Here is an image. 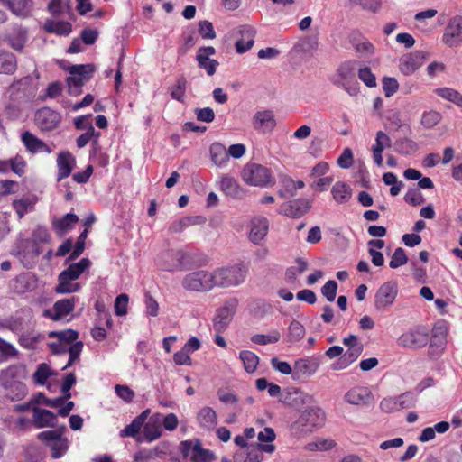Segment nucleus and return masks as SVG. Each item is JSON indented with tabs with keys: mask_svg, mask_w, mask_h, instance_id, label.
Returning <instances> with one entry per match:
<instances>
[{
	"mask_svg": "<svg viewBox=\"0 0 462 462\" xmlns=\"http://www.w3.org/2000/svg\"><path fill=\"white\" fill-rule=\"evenodd\" d=\"M91 262L88 258H82L78 263H70L58 276V283L55 292L58 294H70L78 292L81 285L74 282L80 275L90 267Z\"/></svg>",
	"mask_w": 462,
	"mask_h": 462,
	"instance_id": "obj_1",
	"label": "nucleus"
},
{
	"mask_svg": "<svg viewBox=\"0 0 462 462\" xmlns=\"http://www.w3.org/2000/svg\"><path fill=\"white\" fill-rule=\"evenodd\" d=\"M325 420L324 411L319 406H310L291 425V430L296 435H307L321 428Z\"/></svg>",
	"mask_w": 462,
	"mask_h": 462,
	"instance_id": "obj_2",
	"label": "nucleus"
},
{
	"mask_svg": "<svg viewBox=\"0 0 462 462\" xmlns=\"http://www.w3.org/2000/svg\"><path fill=\"white\" fill-rule=\"evenodd\" d=\"M356 60L342 62L337 72L330 78L333 85L342 88L350 96H356L359 92V83L356 79Z\"/></svg>",
	"mask_w": 462,
	"mask_h": 462,
	"instance_id": "obj_3",
	"label": "nucleus"
},
{
	"mask_svg": "<svg viewBox=\"0 0 462 462\" xmlns=\"http://www.w3.org/2000/svg\"><path fill=\"white\" fill-rule=\"evenodd\" d=\"M246 277V271L241 265L218 268L211 273L213 287L227 288L243 283Z\"/></svg>",
	"mask_w": 462,
	"mask_h": 462,
	"instance_id": "obj_4",
	"label": "nucleus"
},
{
	"mask_svg": "<svg viewBox=\"0 0 462 462\" xmlns=\"http://www.w3.org/2000/svg\"><path fill=\"white\" fill-rule=\"evenodd\" d=\"M243 180L251 186L267 187L275 182L271 170L263 165L257 163H248L242 171Z\"/></svg>",
	"mask_w": 462,
	"mask_h": 462,
	"instance_id": "obj_5",
	"label": "nucleus"
},
{
	"mask_svg": "<svg viewBox=\"0 0 462 462\" xmlns=\"http://www.w3.org/2000/svg\"><path fill=\"white\" fill-rule=\"evenodd\" d=\"M66 427L63 425L58 430H45L38 433L37 439L51 449V457H61L68 449V439L63 438Z\"/></svg>",
	"mask_w": 462,
	"mask_h": 462,
	"instance_id": "obj_6",
	"label": "nucleus"
},
{
	"mask_svg": "<svg viewBox=\"0 0 462 462\" xmlns=\"http://www.w3.org/2000/svg\"><path fill=\"white\" fill-rule=\"evenodd\" d=\"M190 257V254L183 250H168L160 255L157 263L162 270L175 272L186 269Z\"/></svg>",
	"mask_w": 462,
	"mask_h": 462,
	"instance_id": "obj_7",
	"label": "nucleus"
},
{
	"mask_svg": "<svg viewBox=\"0 0 462 462\" xmlns=\"http://www.w3.org/2000/svg\"><path fill=\"white\" fill-rule=\"evenodd\" d=\"M429 341V331L423 327H417L402 333L398 337L397 344L404 348L420 349L426 346Z\"/></svg>",
	"mask_w": 462,
	"mask_h": 462,
	"instance_id": "obj_8",
	"label": "nucleus"
},
{
	"mask_svg": "<svg viewBox=\"0 0 462 462\" xmlns=\"http://www.w3.org/2000/svg\"><path fill=\"white\" fill-rule=\"evenodd\" d=\"M448 328L444 321H438L431 329V338L428 348L430 358H438L447 346Z\"/></svg>",
	"mask_w": 462,
	"mask_h": 462,
	"instance_id": "obj_9",
	"label": "nucleus"
},
{
	"mask_svg": "<svg viewBox=\"0 0 462 462\" xmlns=\"http://www.w3.org/2000/svg\"><path fill=\"white\" fill-rule=\"evenodd\" d=\"M237 305V299L232 298L226 300L223 306L216 310L213 319V328L217 333L221 334L227 328L236 313Z\"/></svg>",
	"mask_w": 462,
	"mask_h": 462,
	"instance_id": "obj_10",
	"label": "nucleus"
},
{
	"mask_svg": "<svg viewBox=\"0 0 462 462\" xmlns=\"http://www.w3.org/2000/svg\"><path fill=\"white\" fill-rule=\"evenodd\" d=\"M181 284L187 291H209L213 288L211 273L203 270L190 273L183 278Z\"/></svg>",
	"mask_w": 462,
	"mask_h": 462,
	"instance_id": "obj_11",
	"label": "nucleus"
},
{
	"mask_svg": "<svg viewBox=\"0 0 462 462\" xmlns=\"http://www.w3.org/2000/svg\"><path fill=\"white\" fill-rule=\"evenodd\" d=\"M60 121V114L47 106L38 109L34 114L35 125L42 132H50L56 129Z\"/></svg>",
	"mask_w": 462,
	"mask_h": 462,
	"instance_id": "obj_12",
	"label": "nucleus"
},
{
	"mask_svg": "<svg viewBox=\"0 0 462 462\" xmlns=\"http://www.w3.org/2000/svg\"><path fill=\"white\" fill-rule=\"evenodd\" d=\"M398 294V286L394 282H386L383 283L374 295V307L376 310L383 311L390 307L395 300Z\"/></svg>",
	"mask_w": 462,
	"mask_h": 462,
	"instance_id": "obj_13",
	"label": "nucleus"
},
{
	"mask_svg": "<svg viewBox=\"0 0 462 462\" xmlns=\"http://www.w3.org/2000/svg\"><path fill=\"white\" fill-rule=\"evenodd\" d=\"M280 401L291 408L299 410L306 404L314 402V398L300 388L291 387L284 391Z\"/></svg>",
	"mask_w": 462,
	"mask_h": 462,
	"instance_id": "obj_14",
	"label": "nucleus"
},
{
	"mask_svg": "<svg viewBox=\"0 0 462 462\" xmlns=\"http://www.w3.org/2000/svg\"><path fill=\"white\" fill-rule=\"evenodd\" d=\"M78 300L77 297L59 300L53 304L52 310H44L42 315L54 321L60 320L74 310Z\"/></svg>",
	"mask_w": 462,
	"mask_h": 462,
	"instance_id": "obj_15",
	"label": "nucleus"
},
{
	"mask_svg": "<svg viewBox=\"0 0 462 462\" xmlns=\"http://www.w3.org/2000/svg\"><path fill=\"white\" fill-rule=\"evenodd\" d=\"M215 54L216 49L212 46L200 47L197 52L196 60L198 66L205 69L208 76H213L219 65L217 60L209 58Z\"/></svg>",
	"mask_w": 462,
	"mask_h": 462,
	"instance_id": "obj_16",
	"label": "nucleus"
},
{
	"mask_svg": "<svg viewBox=\"0 0 462 462\" xmlns=\"http://www.w3.org/2000/svg\"><path fill=\"white\" fill-rule=\"evenodd\" d=\"M443 42L449 47L462 42V16L452 17L445 28Z\"/></svg>",
	"mask_w": 462,
	"mask_h": 462,
	"instance_id": "obj_17",
	"label": "nucleus"
},
{
	"mask_svg": "<svg viewBox=\"0 0 462 462\" xmlns=\"http://www.w3.org/2000/svg\"><path fill=\"white\" fill-rule=\"evenodd\" d=\"M310 208V205L307 199H298L281 205L278 212L289 217L300 218L305 215Z\"/></svg>",
	"mask_w": 462,
	"mask_h": 462,
	"instance_id": "obj_18",
	"label": "nucleus"
},
{
	"mask_svg": "<svg viewBox=\"0 0 462 462\" xmlns=\"http://www.w3.org/2000/svg\"><path fill=\"white\" fill-rule=\"evenodd\" d=\"M56 162V180L60 182L70 176L76 165V159L69 151H62L58 154Z\"/></svg>",
	"mask_w": 462,
	"mask_h": 462,
	"instance_id": "obj_19",
	"label": "nucleus"
},
{
	"mask_svg": "<svg viewBox=\"0 0 462 462\" xmlns=\"http://www.w3.org/2000/svg\"><path fill=\"white\" fill-rule=\"evenodd\" d=\"M237 32L240 39L236 42V50L237 53L242 54L254 46L256 30L252 25L244 24L238 27Z\"/></svg>",
	"mask_w": 462,
	"mask_h": 462,
	"instance_id": "obj_20",
	"label": "nucleus"
},
{
	"mask_svg": "<svg viewBox=\"0 0 462 462\" xmlns=\"http://www.w3.org/2000/svg\"><path fill=\"white\" fill-rule=\"evenodd\" d=\"M344 400L353 405H368L374 400L372 392L365 386H356L348 390Z\"/></svg>",
	"mask_w": 462,
	"mask_h": 462,
	"instance_id": "obj_21",
	"label": "nucleus"
},
{
	"mask_svg": "<svg viewBox=\"0 0 462 462\" xmlns=\"http://www.w3.org/2000/svg\"><path fill=\"white\" fill-rule=\"evenodd\" d=\"M32 423L37 429L56 428L58 426L57 415L49 410L33 407Z\"/></svg>",
	"mask_w": 462,
	"mask_h": 462,
	"instance_id": "obj_22",
	"label": "nucleus"
},
{
	"mask_svg": "<svg viewBox=\"0 0 462 462\" xmlns=\"http://www.w3.org/2000/svg\"><path fill=\"white\" fill-rule=\"evenodd\" d=\"M423 64V56L420 52L409 53L400 60L399 69L404 75L413 74Z\"/></svg>",
	"mask_w": 462,
	"mask_h": 462,
	"instance_id": "obj_23",
	"label": "nucleus"
},
{
	"mask_svg": "<svg viewBox=\"0 0 462 462\" xmlns=\"http://www.w3.org/2000/svg\"><path fill=\"white\" fill-rule=\"evenodd\" d=\"M269 230V221L266 217H254L251 222L249 239L254 244H259L266 236Z\"/></svg>",
	"mask_w": 462,
	"mask_h": 462,
	"instance_id": "obj_24",
	"label": "nucleus"
},
{
	"mask_svg": "<svg viewBox=\"0 0 462 462\" xmlns=\"http://www.w3.org/2000/svg\"><path fill=\"white\" fill-rule=\"evenodd\" d=\"M392 145L391 138L383 131L376 133L375 143L372 146L374 162L377 166L383 165V152Z\"/></svg>",
	"mask_w": 462,
	"mask_h": 462,
	"instance_id": "obj_25",
	"label": "nucleus"
},
{
	"mask_svg": "<svg viewBox=\"0 0 462 462\" xmlns=\"http://www.w3.org/2000/svg\"><path fill=\"white\" fill-rule=\"evenodd\" d=\"M253 125L255 129L271 132L276 125L274 115L271 110L258 111L253 117Z\"/></svg>",
	"mask_w": 462,
	"mask_h": 462,
	"instance_id": "obj_26",
	"label": "nucleus"
},
{
	"mask_svg": "<svg viewBox=\"0 0 462 462\" xmlns=\"http://www.w3.org/2000/svg\"><path fill=\"white\" fill-rule=\"evenodd\" d=\"M150 413V410L143 411L141 414L136 416L132 422L120 430L119 436L121 438H136Z\"/></svg>",
	"mask_w": 462,
	"mask_h": 462,
	"instance_id": "obj_27",
	"label": "nucleus"
},
{
	"mask_svg": "<svg viewBox=\"0 0 462 462\" xmlns=\"http://www.w3.org/2000/svg\"><path fill=\"white\" fill-rule=\"evenodd\" d=\"M25 366L23 365H12L0 372V385H10L12 383L19 382L18 378L24 377Z\"/></svg>",
	"mask_w": 462,
	"mask_h": 462,
	"instance_id": "obj_28",
	"label": "nucleus"
},
{
	"mask_svg": "<svg viewBox=\"0 0 462 462\" xmlns=\"http://www.w3.org/2000/svg\"><path fill=\"white\" fill-rule=\"evenodd\" d=\"M16 16L25 18L32 9V0H0Z\"/></svg>",
	"mask_w": 462,
	"mask_h": 462,
	"instance_id": "obj_29",
	"label": "nucleus"
},
{
	"mask_svg": "<svg viewBox=\"0 0 462 462\" xmlns=\"http://www.w3.org/2000/svg\"><path fill=\"white\" fill-rule=\"evenodd\" d=\"M364 349V346H356L348 348L339 359L332 365L334 370H341L348 367L357 360Z\"/></svg>",
	"mask_w": 462,
	"mask_h": 462,
	"instance_id": "obj_30",
	"label": "nucleus"
},
{
	"mask_svg": "<svg viewBox=\"0 0 462 462\" xmlns=\"http://www.w3.org/2000/svg\"><path fill=\"white\" fill-rule=\"evenodd\" d=\"M197 420L202 429L211 430L217 423V413L210 407H203L197 415Z\"/></svg>",
	"mask_w": 462,
	"mask_h": 462,
	"instance_id": "obj_31",
	"label": "nucleus"
},
{
	"mask_svg": "<svg viewBox=\"0 0 462 462\" xmlns=\"http://www.w3.org/2000/svg\"><path fill=\"white\" fill-rule=\"evenodd\" d=\"M17 69L15 55L7 51L0 50V74L12 75Z\"/></svg>",
	"mask_w": 462,
	"mask_h": 462,
	"instance_id": "obj_32",
	"label": "nucleus"
},
{
	"mask_svg": "<svg viewBox=\"0 0 462 462\" xmlns=\"http://www.w3.org/2000/svg\"><path fill=\"white\" fill-rule=\"evenodd\" d=\"M210 159L218 167L225 166L228 162V154L226 146L215 142L209 147Z\"/></svg>",
	"mask_w": 462,
	"mask_h": 462,
	"instance_id": "obj_33",
	"label": "nucleus"
},
{
	"mask_svg": "<svg viewBox=\"0 0 462 462\" xmlns=\"http://www.w3.org/2000/svg\"><path fill=\"white\" fill-rule=\"evenodd\" d=\"M22 141L26 147V149L31 152H37L39 151H46L48 152H51L48 145L42 141L41 139L37 138L34 134H32L29 131H25L22 134Z\"/></svg>",
	"mask_w": 462,
	"mask_h": 462,
	"instance_id": "obj_34",
	"label": "nucleus"
},
{
	"mask_svg": "<svg viewBox=\"0 0 462 462\" xmlns=\"http://www.w3.org/2000/svg\"><path fill=\"white\" fill-rule=\"evenodd\" d=\"M319 362L314 358H300L294 363L295 374L312 375L319 368Z\"/></svg>",
	"mask_w": 462,
	"mask_h": 462,
	"instance_id": "obj_35",
	"label": "nucleus"
},
{
	"mask_svg": "<svg viewBox=\"0 0 462 462\" xmlns=\"http://www.w3.org/2000/svg\"><path fill=\"white\" fill-rule=\"evenodd\" d=\"M44 338L45 337L41 333L28 331L20 335L18 343L24 349L34 350Z\"/></svg>",
	"mask_w": 462,
	"mask_h": 462,
	"instance_id": "obj_36",
	"label": "nucleus"
},
{
	"mask_svg": "<svg viewBox=\"0 0 462 462\" xmlns=\"http://www.w3.org/2000/svg\"><path fill=\"white\" fill-rule=\"evenodd\" d=\"M331 194L338 204H344L350 199L352 189L348 184L338 181L333 185Z\"/></svg>",
	"mask_w": 462,
	"mask_h": 462,
	"instance_id": "obj_37",
	"label": "nucleus"
},
{
	"mask_svg": "<svg viewBox=\"0 0 462 462\" xmlns=\"http://www.w3.org/2000/svg\"><path fill=\"white\" fill-rule=\"evenodd\" d=\"M5 390V394L12 402L20 401L27 394V387L22 382H15L10 385L2 386Z\"/></svg>",
	"mask_w": 462,
	"mask_h": 462,
	"instance_id": "obj_38",
	"label": "nucleus"
},
{
	"mask_svg": "<svg viewBox=\"0 0 462 462\" xmlns=\"http://www.w3.org/2000/svg\"><path fill=\"white\" fill-rule=\"evenodd\" d=\"M220 188L226 195L233 198L239 197L242 192V189L240 188L237 181L230 176L222 177L220 181Z\"/></svg>",
	"mask_w": 462,
	"mask_h": 462,
	"instance_id": "obj_39",
	"label": "nucleus"
},
{
	"mask_svg": "<svg viewBox=\"0 0 462 462\" xmlns=\"http://www.w3.org/2000/svg\"><path fill=\"white\" fill-rule=\"evenodd\" d=\"M79 222V217L73 213H68L61 218L57 219L53 222V227L55 230L64 233L73 228L74 225Z\"/></svg>",
	"mask_w": 462,
	"mask_h": 462,
	"instance_id": "obj_40",
	"label": "nucleus"
},
{
	"mask_svg": "<svg viewBox=\"0 0 462 462\" xmlns=\"http://www.w3.org/2000/svg\"><path fill=\"white\" fill-rule=\"evenodd\" d=\"M190 459L192 462H211L215 459V456L210 450L202 448L200 440L196 439Z\"/></svg>",
	"mask_w": 462,
	"mask_h": 462,
	"instance_id": "obj_41",
	"label": "nucleus"
},
{
	"mask_svg": "<svg viewBox=\"0 0 462 462\" xmlns=\"http://www.w3.org/2000/svg\"><path fill=\"white\" fill-rule=\"evenodd\" d=\"M46 32L51 33H56L58 35H69L72 31V25L69 22L59 21H48L44 25Z\"/></svg>",
	"mask_w": 462,
	"mask_h": 462,
	"instance_id": "obj_42",
	"label": "nucleus"
},
{
	"mask_svg": "<svg viewBox=\"0 0 462 462\" xmlns=\"http://www.w3.org/2000/svg\"><path fill=\"white\" fill-rule=\"evenodd\" d=\"M304 336V326L300 321L293 319L288 328L286 340L290 343H296L302 339Z\"/></svg>",
	"mask_w": 462,
	"mask_h": 462,
	"instance_id": "obj_43",
	"label": "nucleus"
},
{
	"mask_svg": "<svg viewBox=\"0 0 462 462\" xmlns=\"http://www.w3.org/2000/svg\"><path fill=\"white\" fill-rule=\"evenodd\" d=\"M435 93L449 101L457 105V106L462 108V94L457 91L456 89L450 88H439L435 89Z\"/></svg>",
	"mask_w": 462,
	"mask_h": 462,
	"instance_id": "obj_44",
	"label": "nucleus"
},
{
	"mask_svg": "<svg viewBox=\"0 0 462 462\" xmlns=\"http://www.w3.org/2000/svg\"><path fill=\"white\" fill-rule=\"evenodd\" d=\"M239 357L244 364L245 370L247 373H254L259 364V357L252 351L243 350L239 354Z\"/></svg>",
	"mask_w": 462,
	"mask_h": 462,
	"instance_id": "obj_45",
	"label": "nucleus"
},
{
	"mask_svg": "<svg viewBox=\"0 0 462 462\" xmlns=\"http://www.w3.org/2000/svg\"><path fill=\"white\" fill-rule=\"evenodd\" d=\"M188 81L184 76H180L176 83L171 88V98L183 102L184 97L186 94Z\"/></svg>",
	"mask_w": 462,
	"mask_h": 462,
	"instance_id": "obj_46",
	"label": "nucleus"
},
{
	"mask_svg": "<svg viewBox=\"0 0 462 462\" xmlns=\"http://www.w3.org/2000/svg\"><path fill=\"white\" fill-rule=\"evenodd\" d=\"M70 75H75L88 81L91 79L95 67L92 64L72 65L68 69Z\"/></svg>",
	"mask_w": 462,
	"mask_h": 462,
	"instance_id": "obj_47",
	"label": "nucleus"
},
{
	"mask_svg": "<svg viewBox=\"0 0 462 462\" xmlns=\"http://www.w3.org/2000/svg\"><path fill=\"white\" fill-rule=\"evenodd\" d=\"M143 427V437L146 441L152 442L159 439L162 435L160 424L156 421L144 422Z\"/></svg>",
	"mask_w": 462,
	"mask_h": 462,
	"instance_id": "obj_48",
	"label": "nucleus"
},
{
	"mask_svg": "<svg viewBox=\"0 0 462 462\" xmlns=\"http://www.w3.org/2000/svg\"><path fill=\"white\" fill-rule=\"evenodd\" d=\"M395 146L396 151L404 155L413 154L418 150V144L409 138H403L396 141Z\"/></svg>",
	"mask_w": 462,
	"mask_h": 462,
	"instance_id": "obj_49",
	"label": "nucleus"
},
{
	"mask_svg": "<svg viewBox=\"0 0 462 462\" xmlns=\"http://www.w3.org/2000/svg\"><path fill=\"white\" fill-rule=\"evenodd\" d=\"M12 206L18 218L21 219L25 216L28 209L32 208L33 202L29 198H23L14 200Z\"/></svg>",
	"mask_w": 462,
	"mask_h": 462,
	"instance_id": "obj_50",
	"label": "nucleus"
},
{
	"mask_svg": "<svg viewBox=\"0 0 462 462\" xmlns=\"http://www.w3.org/2000/svg\"><path fill=\"white\" fill-rule=\"evenodd\" d=\"M79 337V333L73 329H66L63 331H51L49 337H57L63 344H70Z\"/></svg>",
	"mask_w": 462,
	"mask_h": 462,
	"instance_id": "obj_51",
	"label": "nucleus"
},
{
	"mask_svg": "<svg viewBox=\"0 0 462 462\" xmlns=\"http://www.w3.org/2000/svg\"><path fill=\"white\" fill-rule=\"evenodd\" d=\"M397 399L401 411L414 408L418 402L417 396L411 391H407L397 395Z\"/></svg>",
	"mask_w": 462,
	"mask_h": 462,
	"instance_id": "obj_52",
	"label": "nucleus"
},
{
	"mask_svg": "<svg viewBox=\"0 0 462 462\" xmlns=\"http://www.w3.org/2000/svg\"><path fill=\"white\" fill-rule=\"evenodd\" d=\"M281 334L274 330L270 335L255 334L251 337V341L257 345H267L276 343L280 340Z\"/></svg>",
	"mask_w": 462,
	"mask_h": 462,
	"instance_id": "obj_53",
	"label": "nucleus"
},
{
	"mask_svg": "<svg viewBox=\"0 0 462 462\" xmlns=\"http://www.w3.org/2000/svg\"><path fill=\"white\" fill-rule=\"evenodd\" d=\"M0 327L13 333H20L23 329V319L20 317H10L0 322Z\"/></svg>",
	"mask_w": 462,
	"mask_h": 462,
	"instance_id": "obj_54",
	"label": "nucleus"
},
{
	"mask_svg": "<svg viewBox=\"0 0 462 462\" xmlns=\"http://www.w3.org/2000/svg\"><path fill=\"white\" fill-rule=\"evenodd\" d=\"M69 94L70 96H79L82 93V87L87 82L84 79L71 75L67 79Z\"/></svg>",
	"mask_w": 462,
	"mask_h": 462,
	"instance_id": "obj_55",
	"label": "nucleus"
},
{
	"mask_svg": "<svg viewBox=\"0 0 462 462\" xmlns=\"http://www.w3.org/2000/svg\"><path fill=\"white\" fill-rule=\"evenodd\" d=\"M408 262V257L405 254V251L402 247H398L394 250L391 261L389 263V266L392 269L399 268L406 264Z\"/></svg>",
	"mask_w": 462,
	"mask_h": 462,
	"instance_id": "obj_56",
	"label": "nucleus"
},
{
	"mask_svg": "<svg viewBox=\"0 0 462 462\" xmlns=\"http://www.w3.org/2000/svg\"><path fill=\"white\" fill-rule=\"evenodd\" d=\"M380 409L386 413L400 411L397 396H389L383 398L380 402Z\"/></svg>",
	"mask_w": 462,
	"mask_h": 462,
	"instance_id": "obj_57",
	"label": "nucleus"
},
{
	"mask_svg": "<svg viewBox=\"0 0 462 462\" xmlns=\"http://www.w3.org/2000/svg\"><path fill=\"white\" fill-rule=\"evenodd\" d=\"M100 133L96 132L95 128L90 125L88 130L77 138V146L79 148H83L93 137H96L95 142H97Z\"/></svg>",
	"mask_w": 462,
	"mask_h": 462,
	"instance_id": "obj_58",
	"label": "nucleus"
},
{
	"mask_svg": "<svg viewBox=\"0 0 462 462\" xmlns=\"http://www.w3.org/2000/svg\"><path fill=\"white\" fill-rule=\"evenodd\" d=\"M50 375V367L48 365L43 363L38 365L36 371L33 374V379L37 384L44 385Z\"/></svg>",
	"mask_w": 462,
	"mask_h": 462,
	"instance_id": "obj_59",
	"label": "nucleus"
},
{
	"mask_svg": "<svg viewBox=\"0 0 462 462\" xmlns=\"http://www.w3.org/2000/svg\"><path fill=\"white\" fill-rule=\"evenodd\" d=\"M440 120H441L440 113H439L437 111L430 110L429 112L423 113L422 117H421V124L426 128H432L436 125H438Z\"/></svg>",
	"mask_w": 462,
	"mask_h": 462,
	"instance_id": "obj_60",
	"label": "nucleus"
},
{
	"mask_svg": "<svg viewBox=\"0 0 462 462\" xmlns=\"http://www.w3.org/2000/svg\"><path fill=\"white\" fill-rule=\"evenodd\" d=\"M194 224H195V221H194L193 217H185L179 220L173 221L169 227V231H170V233H173V234L180 233L186 227H188L191 225H194Z\"/></svg>",
	"mask_w": 462,
	"mask_h": 462,
	"instance_id": "obj_61",
	"label": "nucleus"
},
{
	"mask_svg": "<svg viewBox=\"0 0 462 462\" xmlns=\"http://www.w3.org/2000/svg\"><path fill=\"white\" fill-rule=\"evenodd\" d=\"M199 33L203 39L212 40L216 38V32L211 22L208 20L199 23Z\"/></svg>",
	"mask_w": 462,
	"mask_h": 462,
	"instance_id": "obj_62",
	"label": "nucleus"
},
{
	"mask_svg": "<svg viewBox=\"0 0 462 462\" xmlns=\"http://www.w3.org/2000/svg\"><path fill=\"white\" fill-rule=\"evenodd\" d=\"M337 283L334 280L328 281L321 288V293L328 301H334L337 296Z\"/></svg>",
	"mask_w": 462,
	"mask_h": 462,
	"instance_id": "obj_63",
	"label": "nucleus"
},
{
	"mask_svg": "<svg viewBox=\"0 0 462 462\" xmlns=\"http://www.w3.org/2000/svg\"><path fill=\"white\" fill-rule=\"evenodd\" d=\"M26 40L25 33L19 32L17 34L8 37L7 42L12 49L21 51L26 43Z\"/></svg>",
	"mask_w": 462,
	"mask_h": 462,
	"instance_id": "obj_64",
	"label": "nucleus"
}]
</instances>
